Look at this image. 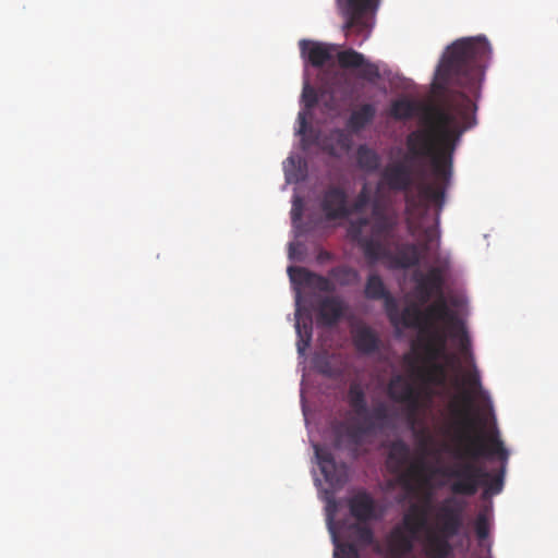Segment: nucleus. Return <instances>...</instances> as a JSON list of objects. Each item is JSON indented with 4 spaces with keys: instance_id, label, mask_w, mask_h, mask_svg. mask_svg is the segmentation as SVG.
Listing matches in <instances>:
<instances>
[{
    "instance_id": "f257e3e1",
    "label": "nucleus",
    "mask_w": 558,
    "mask_h": 558,
    "mask_svg": "<svg viewBox=\"0 0 558 558\" xmlns=\"http://www.w3.org/2000/svg\"><path fill=\"white\" fill-rule=\"evenodd\" d=\"M490 54L485 38L458 39L447 48L435 74L434 87L442 96L438 104H418L407 98L391 104L390 116L396 120L418 116V128L405 137L408 159H429L434 173L445 181L451 179L461 136L476 123L473 98L480 95Z\"/></svg>"
},
{
    "instance_id": "f03ea898",
    "label": "nucleus",
    "mask_w": 558,
    "mask_h": 558,
    "mask_svg": "<svg viewBox=\"0 0 558 558\" xmlns=\"http://www.w3.org/2000/svg\"><path fill=\"white\" fill-rule=\"evenodd\" d=\"M460 441L465 442L462 448L453 451L457 462L441 470V474L452 480L450 489L454 495L474 496L481 487H484L483 496H493L501 493L504 488L505 465L493 474L485 466L477 463L481 458L498 457L507 462L509 452L505 448L498 432L487 438V444L478 435H463Z\"/></svg>"
},
{
    "instance_id": "7ed1b4c3",
    "label": "nucleus",
    "mask_w": 558,
    "mask_h": 558,
    "mask_svg": "<svg viewBox=\"0 0 558 558\" xmlns=\"http://www.w3.org/2000/svg\"><path fill=\"white\" fill-rule=\"evenodd\" d=\"M347 402L353 413L361 418L354 425L344 426L345 436L348 438L347 448L352 458L360 456V447L364 442L366 436L376 435L392 424L388 405L385 402L376 403L371 411L367 409V400L364 388L359 381L350 384ZM343 425L335 430V447L343 446Z\"/></svg>"
},
{
    "instance_id": "20e7f679",
    "label": "nucleus",
    "mask_w": 558,
    "mask_h": 558,
    "mask_svg": "<svg viewBox=\"0 0 558 558\" xmlns=\"http://www.w3.org/2000/svg\"><path fill=\"white\" fill-rule=\"evenodd\" d=\"M437 182L420 181L412 191L413 177L411 169L404 163H393L387 166L381 172V182L391 191L404 192L407 211L411 216L423 218L432 205H437L442 209L445 204V189L449 183L438 178L434 172Z\"/></svg>"
},
{
    "instance_id": "39448f33",
    "label": "nucleus",
    "mask_w": 558,
    "mask_h": 558,
    "mask_svg": "<svg viewBox=\"0 0 558 558\" xmlns=\"http://www.w3.org/2000/svg\"><path fill=\"white\" fill-rule=\"evenodd\" d=\"M464 505L454 497H448L438 504L435 512V529L426 535L425 554L428 558H448L453 547L450 541L463 527Z\"/></svg>"
},
{
    "instance_id": "423d86ee",
    "label": "nucleus",
    "mask_w": 558,
    "mask_h": 558,
    "mask_svg": "<svg viewBox=\"0 0 558 558\" xmlns=\"http://www.w3.org/2000/svg\"><path fill=\"white\" fill-rule=\"evenodd\" d=\"M397 225V215L386 204L376 199L373 202L371 220L365 217L352 220L349 223L348 234L364 253V240L387 243L392 238Z\"/></svg>"
},
{
    "instance_id": "0eeeda50",
    "label": "nucleus",
    "mask_w": 558,
    "mask_h": 558,
    "mask_svg": "<svg viewBox=\"0 0 558 558\" xmlns=\"http://www.w3.org/2000/svg\"><path fill=\"white\" fill-rule=\"evenodd\" d=\"M423 315V333L428 335L429 341L426 344V352L432 360L439 357L446 349L447 332L438 328V323L446 325L447 331L452 327H459L461 319L448 306L444 295L436 298V300L428 304L424 310Z\"/></svg>"
},
{
    "instance_id": "6e6552de",
    "label": "nucleus",
    "mask_w": 558,
    "mask_h": 558,
    "mask_svg": "<svg viewBox=\"0 0 558 558\" xmlns=\"http://www.w3.org/2000/svg\"><path fill=\"white\" fill-rule=\"evenodd\" d=\"M364 257L373 266L380 260L387 262L390 269H409L418 265L422 258L421 247L415 243H401L391 252L387 243L364 240Z\"/></svg>"
},
{
    "instance_id": "1a4fd4ad",
    "label": "nucleus",
    "mask_w": 558,
    "mask_h": 558,
    "mask_svg": "<svg viewBox=\"0 0 558 558\" xmlns=\"http://www.w3.org/2000/svg\"><path fill=\"white\" fill-rule=\"evenodd\" d=\"M464 383L468 389L464 390L460 397L461 404L452 402L450 404V412L452 416L451 427L457 432V437L470 435L471 430L475 428V418L471 413L474 401V396L482 392V384L480 374L476 369L469 372L464 376Z\"/></svg>"
},
{
    "instance_id": "9d476101",
    "label": "nucleus",
    "mask_w": 558,
    "mask_h": 558,
    "mask_svg": "<svg viewBox=\"0 0 558 558\" xmlns=\"http://www.w3.org/2000/svg\"><path fill=\"white\" fill-rule=\"evenodd\" d=\"M450 267L448 256H436L435 265L425 274L418 272L414 275V296L420 304L428 303L433 298L444 295V287L446 282V274Z\"/></svg>"
},
{
    "instance_id": "9b49d317",
    "label": "nucleus",
    "mask_w": 558,
    "mask_h": 558,
    "mask_svg": "<svg viewBox=\"0 0 558 558\" xmlns=\"http://www.w3.org/2000/svg\"><path fill=\"white\" fill-rule=\"evenodd\" d=\"M387 393L392 401L405 405L408 420L413 425L422 408L421 391L404 376L396 375L388 383Z\"/></svg>"
},
{
    "instance_id": "f8f14e48",
    "label": "nucleus",
    "mask_w": 558,
    "mask_h": 558,
    "mask_svg": "<svg viewBox=\"0 0 558 558\" xmlns=\"http://www.w3.org/2000/svg\"><path fill=\"white\" fill-rule=\"evenodd\" d=\"M320 208L328 220L345 219L352 214L345 190L337 185L325 190L322 195Z\"/></svg>"
},
{
    "instance_id": "ddd939ff",
    "label": "nucleus",
    "mask_w": 558,
    "mask_h": 558,
    "mask_svg": "<svg viewBox=\"0 0 558 558\" xmlns=\"http://www.w3.org/2000/svg\"><path fill=\"white\" fill-rule=\"evenodd\" d=\"M364 296L371 301H383L384 310L389 320L395 322L397 319L398 302L378 274L372 272L367 276L364 287Z\"/></svg>"
},
{
    "instance_id": "4468645a",
    "label": "nucleus",
    "mask_w": 558,
    "mask_h": 558,
    "mask_svg": "<svg viewBox=\"0 0 558 558\" xmlns=\"http://www.w3.org/2000/svg\"><path fill=\"white\" fill-rule=\"evenodd\" d=\"M348 508L350 514L360 523H368L380 518L376 500L364 489L357 490L348 499Z\"/></svg>"
},
{
    "instance_id": "2eb2a0df",
    "label": "nucleus",
    "mask_w": 558,
    "mask_h": 558,
    "mask_svg": "<svg viewBox=\"0 0 558 558\" xmlns=\"http://www.w3.org/2000/svg\"><path fill=\"white\" fill-rule=\"evenodd\" d=\"M314 451L326 482L332 486L341 485L344 482V468L337 464L330 449L325 446L314 445Z\"/></svg>"
},
{
    "instance_id": "dca6fc26",
    "label": "nucleus",
    "mask_w": 558,
    "mask_h": 558,
    "mask_svg": "<svg viewBox=\"0 0 558 558\" xmlns=\"http://www.w3.org/2000/svg\"><path fill=\"white\" fill-rule=\"evenodd\" d=\"M345 304L341 298L331 295L320 300L317 308V320L323 326H333L343 316Z\"/></svg>"
},
{
    "instance_id": "f3484780",
    "label": "nucleus",
    "mask_w": 558,
    "mask_h": 558,
    "mask_svg": "<svg viewBox=\"0 0 558 558\" xmlns=\"http://www.w3.org/2000/svg\"><path fill=\"white\" fill-rule=\"evenodd\" d=\"M299 46L302 57L306 58L316 68H320L330 61L335 50L333 46L307 39L300 40Z\"/></svg>"
},
{
    "instance_id": "a211bd4d",
    "label": "nucleus",
    "mask_w": 558,
    "mask_h": 558,
    "mask_svg": "<svg viewBox=\"0 0 558 558\" xmlns=\"http://www.w3.org/2000/svg\"><path fill=\"white\" fill-rule=\"evenodd\" d=\"M415 538V535L407 532L401 526L393 527L387 538L388 550L391 557L403 558L412 553Z\"/></svg>"
},
{
    "instance_id": "6ab92c4d",
    "label": "nucleus",
    "mask_w": 558,
    "mask_h": 558,
    "mask_svg": "<svg viewBox=\"0 0 558 558\" xmlns=\"http://www.w3.org/2000/svg\"><path fill=\"white\" fill-rule=\"evenodd\" d=\"M288 272L291 280L295 283L313 287L322 292H332L335 290V286L328 278L314 274L303 267L290 266Z\"/></svg>"
},
{
    "instance_id": "aec40b11",
    "label": "nucleus",
    "mask_w": 558,
    "mask_h": 558,
    "mask_svg": "<svg viewBox=\"0 0 558 558\" xmlns=\"http://www.w3.org/2000/svg\"><path fill=\"white\" fill-rule=\"evenodd\" d=\"M353 344L361 354L371 355L380 348V339L376 331L366 325L356 326L352 330Z\"/></svg>"
},
{
    "instance_id": "412c9836",
    "label": "nucleus",
    "mask_w": 558,
    "mask_h": 558,
    "mask_svg": "<svg viewBox=\"0 0 558 558\" xmlns=\"http://www.w3.org/2000/svg\"><path fill=\"white\" fill-rule=\"evenodd\" d=\"M427 525V510L425 507L413 504L403 515L401 527L412 535L417 534Z\"/></svg>"
},
{
    "instance_id": "4be33fe9",
    "label": "nucleus",
    "mask_w": 558,
    "mask_h": 558,
    "mask_svg": "<svg viewBox=\"0 0 558 558\" xmlns=\"http://www.w3.org/2000/svg\"><path fill=\"white\" fill-rule=\"evenodd\" d=\"M376 117V107L373 104H362L354 109L347 120V128L359 133L371 124Z\"/></svg>"
},
{
    "instance_id": "5701e85b",
    "label": "nucleus",
    "mask_w": 558,
    "mask_h": 558,
    "mask_svg": "<svg viewBox=\"0 0 558 558\" xmlns=\"http://www.w3.org/2000/svg\"><path fill=\"white\" fill-rule=\"evenodd\" d=\"M422 304H411L405 306L402 312L398 311V316L395 322H390L392 325H402L405 328H415L423 333V313Z\"/></svg>"
},
{
    "instance_id": "b1692460",
    "label": "nucleus",
    "mask_w": 558,
    "mask_h": 558,
    "mask_svg": "<svg viewBox=\"0 0 558 558\" xmlns=\"http://www.w3.org/2000/svg\"><path fill=\"white\" fill-rule=\"evenodd\" d=\"M355 158L357 167L367 173H374L380 169L381 158L379 154L366 144L357 147Z\"/></svg>"
},
{
    "instance_id": "393cba45",
    "label": "nucleus",
    "mask_w": 558,
    "mask_h": 558,
    "mask_svg": "<svg viewBox=\"0 0 558 558\" xmlns=\"http://www.w3.org/2000/svg\"><path fill=\"white\" fill-rule=\"evenodd\" d=\"M410 460V448L403 440L391 442L388 452V462L393 465V471L402 470Z\"/></svg>"
},
{
    "instance_id": "a878e982",
    "label": "nucleus",
    "mask_w": 558,
    "mask_h": 558,
    "mask_svg": "<svg viewBox=\"0 0 558 558\" xmlns=\"http://www.w3.org/2000/svg\"><path fill=\"white\" fill-rule=\"evenodd\" d=\"M420 377L426 384L445 387L447 384V368L441 363H433L427 369L420 371Z\"/></svg>"
},
{
    "instance_id": "bb28decb",
    "label": "nucleus",
    "mask_w": 558,
    "mask_h": 558,
    "mask_svg": "<svg viewBox=\"0 0 558 558\" xmlns=\"http://www.w3.org/2000/svg\"><path fill=\"white\" fill-rule=\"evenodd\" d=\"M351 532V536L354 541L353 544L361 547H368L375 543V534L371 526L367 523H360L356 521L349 526Z\"/></svg>"
},
{
    "instance_id": "cd10ccee",
    "label": "nucleus",
    "mask_w": 558,
    "mask_h": 558,
    "mask_svg": "<svg viewBox=\"0 0 558 558\" xmlns=\"http://www.w3.org/2000/svg\"><path fill=\"white\" fill-rule=\"evenodd\" d=\"M437 209L435 217V225L426 227L422 230L423 235V244L421 251L424 253H428L433 250L434 243L436 247H439L440 244V232H439V216L441 209L437 205H434Z\"/></svg>"
},
{
    "instance_id": "c85d7f7f",
    "label": "nucleus",
    "mask_w": 558,
    "mask_h": 558,
    "mask_svg": "<svg viewBox=\"0 0 558 558\" xmlns=\"http://www.w3.org/2000/svg\"><path fill=\"white\" fill-rule=\"evenodd\" d=\"M329 276L341 287L354 286L360 282V274L356 269L341 265L333 267Z\"/></svg>"
},
{
    "instance_id": "c756f323",
    "label": "nucleus",
    "mask_w": 558,
    "mask_h": 558,
    "mask_svg": "<svg viewBox=\"0 0 558 558\" xmlns=\"http://www.w3.org/2000/svg\"><path fill=\"white\" fill-rule=\"evenodd\" d=\"M295 329L298 333L296 348L301 355L304 354L305 350L310 347L312 340V320L305 319L303 322L296 320Z\"/></svg>"
},
{
    "instance_id": "7c9ffc66",
    "label": "nucleus",
    "mask_w": 558,
    "mask_h": 558,
    "mask_svg": "<svg viewBox=\"0 0 558 558\" xmlns=\"http://www.w3.org/2000/svg\"><path fill=\"white\" fill-rule=\"evenodd\" d=\"M337 58L339 65L343 69H359V66L363 64L365 59V57L362 53L353 49L340 51Z\"/></svg>"
},
{
    "instance_id": "2f4dec72",
    "label": "nucleus",
    "mask_w": 558,
    "mask_h": 558,
    "mask_svg": "<svg viewBox=\"0 0 558 558\" xmlns=\"http://www.w3.org/2000/svg\"><path fill=\"white\" fill-rule=\"evenodd\" d=\"M448 336L457 339L462 354L471 355V340H470V337H469L462 322L459 325V327H452L448 331L447 337Z\"/></svg>"
},
{
    "instance_id": "473e14b6",
    "label": "nucleus",
    "mask_w": 558,
    "mask_h": 558,
    "mask_svg": "<svg viewBox=\"0 0 558 558\" xmlns=\"http://www.w3.org/2000/svg\"><path fill=\"white\" fill-rule=\"evenodd\" d=\"M329 140L335 144L329 150L330 154H335V148L348 151L352 145L351 137L341 129L332 130L329 134Z\"/></svg>"
},
{
    "instance_id": "72a5a7b5",
    "label": "nucleus",
    "mask_w": 558,
    "mask_h": 558,
    "mask_svg": "<svg viewBox=\"0 0 558 558\" xmlns=\"http://www.w3.org/2000/svg\"><path fill=\"white\" fill-rule=\"evenodd\" d=\"M359 76L368 82H375L380 77V71L377 64L364 59L363 64L359 66Z\"/></svg>"
},
{
    "instance_id": "f704fd0d",
    "label": "nucleus",
    "mask_w": 558,
    "mask_h": 558,
    "mask_svg": "<svg viewBox=\"0 0 558 558\" xmlns=\"http://www.w3.org/2000/svg\"><path fill=\"white\" fill-rule=\"evenodd\" d=\"M335 558H360V551L355 544L352 543H337Z\"/></svg>"
},
{
    "instance_id": "c9c22d12",
    "label": "nucleus",
    "mask_w": 558,
    "mask_h": 558,
    "mask_svg": "<svg viewBox=\"0 0 558 558\" xmlns=\"http://www.w3.org/2000/svg\"><path fill=\"white\" fill-rule=\"evenodd\" d=\"M475 533L478 539H485L489 534V520L486 511H480L475 519Z\"/></svg>"
},
{
    "instance_id": "e433bc0d",
    "label": "nucleus",
    "mask_w": 558,
    "mask_h": 558,
    "mask_svg": "<svg viewBox=\"0 0 558 558\" xmlns=\"http://www.w3.org/2000/svg\"><path fill=\"white\" fill-rule=\"evenodd\" d=\"M371 201V194L366 186V184L362 187L360 193L356 196V199L351 206L352 213L354 211H362L369 203Z\"/></svg>"
},
{
    "instance_id": "4c0bfd02",
    "label": "nucleus",
    "mask_w": 558,
    "mask_h": 558,
    "mask_svg": "<svg viewBox=\"0 0 558 558\" xmlns=\"http://www.w3.org/2000/svg\"><path fill=\"white\" fill-rule=\"evenodd\" d=\"M302 98L307 109L314 108L318 102V97L315 89L307 83L304 85Z\"/></svg>"
},
{
    "instance_id": "58836bf2",
    "label": "nucleus",
    "mask_w": 558,
    "mask_h": 558,
    "mask_svg": "<svg viewBox=\"0 0 558 558\" xmlns=\"http://www.w3.org/2000/svg\"><path fill=\"white\" fill-rule=\"evenodd\" d=\"M315 365H316V368L318 369V372L323 375H326L329 377H332L336 375V372H335L329 359L326 356L316 359Z\"/></svg>"
},
{
    "instance_id": "ea45409f",
    "label": "nucleus",
    "mask_w": 558,
    "mask_h": 558,
    "mask_svg": "<svg viewBox=\"0 0 558 558\" xmlns=\"http://www.w3.org/2000/svg\"><path fill=\"white\" fill-rule=\"evenodd\" d=\"M304 204L301 197L295 196L291 209V220L293 223L301 220L303 216Z\"/></svg>"
},
{
    "instance_id": "a19ab883",
    "label": "nucleus",
    "mask_w": 558,
    "mask_h": 558,
    "mask_svg": "<svg viewBox=\"0 0 558 558\" xmlns=\"http://www.w3.org/2000/svg\"><path fill=\"white\" fill-rule=\"evenodd\" d=\"M422 463L412 464L405 475L412 477L418 474L422 470Z\"/></svg>"
},
{
    "instance_id": "79ce46f5",
    "label": "nucleus",
    "mask_w": 558,
    "mask_h": 558,
    "mask_svg": "<svg viewBox=\"0 0 558 558\" xmlns=\"http://www.w3.org/2000/svg\"><path fill=\"white\" fill-rule=\"evenodd\" d=\"M299 120L301 123L300 133H302L306 126V119H305V116L301 112L299 113Z\"/></svg>"
},
{
    "instance_id": "37998d69",
    "label": "nucleus",
    "mask_w": 558,
    "mask_h": 558,
    "mask_svg": "<svg viewBox=\"0 0 558 558\" xmlns=\"http://www.w3.org/2000/svg\"><path fill=\"white\" fill-rule=\"evenodd\" d=\"M420 228H421L420 223H417V225L409 223V230L412 234H415Z\"/></svg>"
}]
</instances>
